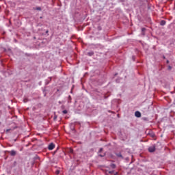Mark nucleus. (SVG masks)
<instances>
[{
	"label": "nucleus",
	"mask_w": 175,
	"mask_h": 175,
	"mask_svg": "<svg viewBox=\"0 0 175 175\" xmlns=\"http://www.w3.org/2000/svg\"><path fill=\"white\" fill-rule=\"evenodd\" d=\"M54 148H55V145L53 143L50 144L48 146V149L50 150H54Z\"/></svg>",
	"instance_id": "obj_1"
},
{
	"label": "nucleus",
	"mask_w": 175,
	"mask_h": 175,
	"mask_svg": "<svg viewBox=\"0 0 175 175\" xmlns=\"http://www.w3.org/2000/svg\"><path fill=\"white\" fill-rule=\"evenodd\" d=\"M167 64H169V60L167 61Z\"/></svg>",
	"instance_id": "obj_19"
},
{
	"label": "nucleus",
	"mask_w": 175,
	"mask_h": 175,
	"mask_svg": "<svg viewBox=\"0 0 175 175\" xmlns=\"http://www.w3.org/2000/svg\"><path fill=\"white\" fill-rule=\"evenodd\" d=\"M72 102V96H68V103H70Z\"/></svg>",
	"instance_id": "obj_8"
},
{
	"label": "nucleus",
	"mask_w": 175,
	"mask_h": 175,
	"mask_svg": "<svg viewBox=\"0 0 175 175\" xmlns=\"http://www.w3.org/2000/svg\"><path fill=\"white\" fill-rule=\"evenodd\" d=\"M118 172H116L115 175H118Z\"/></svg>",
	"instance_id": "obj_18"
},
{
	"label": "nucleus",
	"mask_w": 175,
	"mask_h": 175,
	"mask_svg": "<svg viewBox=\"0 0 175 175\" xmlns=\"http://www.w3.org/2000/svg\"><path fill=\"white\" fill-rule=\"evenodd\" d=\"M116 155H117V157H118L119 158H124V157H122V154H121V153H118V154H116Z\"/></svg>",
	"instance_id": "obj_7"
},
{
	"label": "nucleus",
	"mask_w": 175,
	"mask_h": 175,
	"mask_svg": "<svg viewBox=\"0 0 175 175\" xmlns=\"http://www.w3.org/2000/svg\"><path fill=\"white\" fill-rule=\"evenodd\" d=\"M93 55H94V53L92 51L88 53V55H89V57H92Z\"/></svg>",
	"instance_id": "obj_6"
},
{
	"label": "nucleus",
	"mask_w": 175,
	"mask_h": 175,
	"mask_svg": "<svg viewBox=\"0 0 175 175\" xmlns=\"http://www.w3.org/2000/svg\"><path fill=\"white\" fill-rule=\"evenodd\" d=\"M36 10H42V8L40 7H37Z\"/></svg>",
	"instance_id": "obj_11"
},
{
	"label": "nucleus",
	"mask_w": 175,
	"mask_h": 175,
	"mask_svg": "<svg viewBox=\"0 0 175 175\" xmlns=\"http://www.w3.org/2000/svg\"><path fill=\"white\" fill-rule=\"evenodd\" d=\"M70 152L72 154L73 152V150L72 149H70Z\"/></svg>",
	"instance_id": "obj_15"
},
{
	"label": "nucleus",
	"mask_w": 175,
	"mask_h": 175,
	"mask_svg": "<svg viewBox=\"0 0 175 175\" xmlns=\"http://www.w3.org/2000/svg\"><path fill=\"white\" fill-rule=\"evenodd\" d=\"M46 33H49V30H47V31H46Z\"/></svg>",
	"instance_id": "obj_17"
},
{
	"label": "nucleus",
	"mask_w": 175,
	"mask_h": 175,
	"mask_svg": "<svg viewBox=\"0 0 175 175\" xmlns=\"http://www.w3.org/2000/svg\"><path fill=\"white\" fill-rule=\"evenodd\" d=\"M149 152H154L155 151V146L152 145V146L148 148Z\"/></svg>",
	"instance_id": "obj_2"
},
{
	"label": "nucleus",
	"mask_w": 175,
	"mask_h": 175,
	"mask_svg": "<svg viewBox=\"0 0 175 175\" xmlns=\"http://www.w3.org/2000/svg\"><path fill=\"white\" fill-rule=\"evenodd\" d=\"M103 148H100V152H102V150H103Z\"/></svg>",
	"instance_id": "obj_16"
},
{
	"label": "nucleus",
	"mask_w": 175,
	"mask_h": 175,
	"mask_svg": "<svg viewBox=\"0 0 175 175\" xmlns=\"http://www.w3.org/2000/svg\"><path fill=\"white\" fill-rule=\"evenodd\" d=\"M23 102H24L25 103H27V102H28V100H27V98H25V99L23 100Z\"/></svg>",
	"instance_id": "obj_12"
},
{
	"label": "nucleus",
	"mask_w": 175,
	"mask_h": 175,
	"mask_svg": "<svg viewBox=\"0 0 175 175\" xmlns=\"http://www.w3.org/2000/svg\"><path fill=\"white\" fill-rule=\"evenodd\" d=\"M62 113H63L64 114H68V111H67V110H64V111H62Z\"/></svg>",
	"instance_id": "obj_10"
},
{
	"label": "nucleus",
	"mask_w": 175,
	"mask_h": 175,
	"mask_svg": "<svg viewBox=\"0 0 175 175\" xmlns=\"http://www.w3.org/2000/svg\"><path fill=\"white\" fill-rule=\"evenodd\" d=\"M142 32H144V31H146V29L145 28H142Z\"/></svg>",
	"instance_id": "obj_14"
},
{
	"label": "nucleus",
	"mask_w": 175,
	"mask_h": 175,
	"mask_svg": "<svg viewBox=\"0 0 175 175\" xmlns=\"http://www.w3.org/2000/svg\"><path fill=\"white\" fill-rule=\"evenodd\" d=\"M113 173H114V171H109V174H113Z\"/></svg>",
	"instance_id": "obj_13"
},
{
	"label": "nucleus",
	"mask_w": 175,
	"mask_h": 175,
	"mask_svg": "<svg viewBox=\"0 0 175 175\" xmlns=\"http://www.w3.org/2000/svg\"><path fill=\"white\" fill-rule=\"evenodd\" d=\"M135 117H137V118H140V117H142V113H140V111H137L135 113Z\"/></svg>",
	"instance_id": "obj_3"
},
{
	"label": "nucleus",
	"mask_w": 175,
	"mask_h": 175,
	"mask_svg": "<svg viewBox=\"0 0 175 175\" xmlns=\"http://www.w3.org/2000/svg\"><path fill=\"white\" fill-rule=\"evenodd\" d=\"M111 167H112V169H116V164H111Z\"/></svg>",
	"instance_id": "obj_9"
},
{
	"label": "nucleus",
	"mask_w": 175,
	"mask_h": 175,
	"mask_svg": "<svg viewBox=\"0 0 175 175\" xmlns=\"http://www.w3.org/2000/svg\"><path fill=\"white\" fill-rule=\"evenodd\" d=\"M9 153L12 157H15L16 154H17V152L15 150H11L10 152H9Z\"/></svg>",
	"instance_id": "obj_4"
},
{
	"label": "nucleus",
	"mask_w": 175,
	"mask_h": 175,
	"mask_svg": "<svg viewBox=\"0 0 175 175\" xmlns=\"http://www.w3.org/2000/svg\"><path fill=\"white\" fill-rule=\"evenodd\" d=\"M166 25V21H161L160 23V25Z\"/></svg>",
	"instance_id": "obj_5"
}]
</instances>
